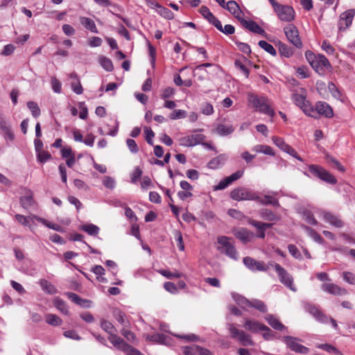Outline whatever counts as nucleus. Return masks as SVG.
<instances>
[{"label": "nucleus", "mask_w": 355, "mask_h": 355, "mask_svg": "<svg viewBox=\"0 0 355 355\" xmlns=\"http://www.w3.org/2000/svg\"><path fill=\"white\" fill-rule=\"evenodd\" d=\"M248 101L257 111L272 116L275 114L274 110L268 103V99L266 97H258L253 94H248Z\"/></svg>", "instance_id": "f257e3e1"}, {"label": "nucleus", "mask_w": 355, "mask_h": 355, "mask_svg": "<svg viewBox=\"0 0 355 355\" xmlns=\"http://www.w3.org/2000/svg\"><path fill=\"white\" fill-rule=\"evenodd\" d=\"M306 92L303 88H300L293 93L291 98L295 104L300 107L305 114H310L312 110V105L306 100Z\"/></svg>", "instance_id": "f03ea898"}, {"label": "nucleus", "mask_w": 355, "mask_h": 355, "mask_svg": "<svg viewBox=\"0 0 355 355\" xmlns=\"http://www.w3.org/2000/svg\"><path fill=\"white\" fill-rule=\"evenodd\" d=\"M270 265L271 267L274 268L277 272L279 281L291 291L296 292L297 288L293 284V277L292 275L278 263L270 262Z\"/></svg>", "instance_id": "7ed1b4c3"}, {"label": "nucleus", "mask_w": 355, "mask_h": 355, "mask_svg": "<svg viewBox=\"0 0 355 355\" xmlns=\"http://www.w3.org/2000/svg\"><path fill=\"white\" fill-rule=\"evenodd\" d=\"M230 198L234 200H254L258 199V193L245 187H238L230 192Z\"/></svg>", "instance_id": "20e7f679"}, {"label": "nucleus", "mask_w": 355, "mask_h": 355, "mask_svg": "<svg viewBox=\"0 0 355 355\" xmlns=\"http://www.w3.org/2000/svg\"><path fill=\"white\" fill-rule=\"evenodd\" d=\"M230 238L225 236H219L218 238V243L220 246L218 249L230 258L237 260L239 258L238 252L234 245L230 242Z\"/></svg>", "instance_id": "39448f33"}, {"label": "nucleus", "mask_w": 355, "mask_h": 355, "mask_svg": "<svg viewBox=\"0 0 355 355\" xmlns=\"http://www.w3.org/2000/svg\"><path fill=\"white\" fill-rule=\"evenodd\" d=\"M309 172L315 177L318 178L321 180L331 184H335L337 183L336 178L329 173L326 169L320 166L315 164H311L309 166Z\"/></svg>", "instance_id": "423d86ee"}, {"label": "nucleus", "mask_w": 355, "mask_h": 355, "mask_svg": "<svg viewBox=\"0 0 355 355\" xmlns=\"http://www.w3.org/2000/svg\"><path fill=\"white\" fill-rule=\"evenodd\" d=\"M312 110L309 116L318 119L320 116L326 118H331L334 116V112L331 107L326 102L318 101L315 103V107L312 106Z\"/></svg>", "instance_id": "0eeeda50"}, {"label": "nucleus", "mask_w": 355, "mask_h": 355, "mask_svg": "<svg viewBox=\"0 0 355 355\" xmlns=\"http://www.w3.org/2000/svg\"><path fill=\"white\" fill-rule=\"evenodd\" d=\"M306 309L319 322L322 323H327L328 322H330L334 329H338L336 321L334 318L323 313L318 306L312 304H308L306 306Z\"/></svg>", "instance_id": "6e6552de"}, {"label": "nucleus", "mask_w": 355, "mask_h": 355, "mask_svg": "<svg viewBox=\"0 0 355 355\" xmlns=\"http://www.w3.org/2000/svg\"><path fill=\"white\" fill-rule=\"evenodd\" d=\"M300 340V339L290 336H284L283 338L284 343L292 351L300 354H307L309 352V348L300 344L298 343Z\"/></svg>", "instance_id": "1a4fd4ad"}, {"label": "nucleus", "mask_w": 355, "mask_h": 355, "mask_svg": "<svg viewBox=\"0 0 355 355\" xmlns=\"http://www.w3.org/2000/svg\"><path fill=\"white\" fill-rule=\"evenodd\" d=\"M285 35L288 41L297 48H301L302 43L297 28L293 24H288L284 28Z\"/></svg>", "instance_id": "9d476101"}, {"label": "nucleus", "mask_w": 355, "mask_h": 355, "mask_svg": "<svg viewBox=\"0 0 355 355\" xmlns=\"http://www.w3.org/2000/svg\"><path fill=\"white\" fill-rule=\"evenodd\" d=\"M243 262L252 271H267L271 267L270 263L266 265L263 261H257L250 257H244Z\"/></svg>", "instance_id": "9b49d317"}, {"label": "nucleus", "mask_w": 355, "mask_h": 355, "mask_svg": "<svg viewBox=\"0 0 355 355\" xmlns=\"http://www.w3.org/2000/svg\"><path fill=\"white\" fill-rule=\"evenodd\" d=\"M354 15L355 10L354 9L348 10L340 15L338 21L340 31L346 30L352 24Z\"/></svg>", "instance_id": "f8f14e48"}, {"label": "nucleus", "mask_w": 355, "mask_h": 355, "mask_svg": "<svg viewBox=\"0 0 355 355\" xmlns=\"http://www.w3.org/2000/svg\"><path fill=\"white\" fill-rule=\"evenodd\" d=\"M275 12L282 21H291L294 18L295 12L291 6L280 5Z\"/></svg>", "instance_id": "ddd939ff"}, {"label": "nucleus", "mask_w": 355, "mask_h": 355, "mask_svg": "<svg viewBox=\"0 0 355 355\" xmlns=\"http://www.w3.org/2000/svg\"><path fill=\"white\" fill-rule=\"evenodd\" d=\"M205 138V135L202 134L191 135L181 138L180 144L184 146L191 147L201 144Z\"/></svg>", "instance_id": "4468645a"}, {"label": "nucleus", "mask_w": 355, "mask_h": 355, "mask_svg": "<svg viewBox=\"0 0 355 355\" xmlns=\"http://www.w3.org/2000/svg\"><path fill=\"white\" fill-rule=\"evenodd\" d=\"M322 289L324 292H327L329 294L334 295H346L348 294V291L344 288H341L337 284L333 283H326L322 285Z\"/></svg>", "instance_id": "2eb2a0df"}, {"label": "nucleus", "mask_w": 355, "mask_h": 355, "mask_svg": "<svg viewBox=\"0 0 355 355\" xmlns=\"http://www.w3.org/2000/svg\"><path fill=\"white\" fill-rule=\"evenodd\" d=\"M241 24L250 31L266 36V31L255 21L252 20H246L243 18L240 21Z\"/></svg>", "instance_id": "dca6fc26"}, {"label": "nucleus", "mask_w": 355, "mask_h": 355, "mask_svg": "<svg viewBox=\"0 0 355 355\" xmlns=\"http://www.w3.org/2000/svg\"><path fill=\"white\" fill-rule=\"evenodd\" d=\"M244 328L252 333H257L259 331H270V329L267 326L261 324L260 322L252 320L249 319H246L245 320V324L243 325Z\"/></svg>", "instance_id": "f3484780"}, {"label": "nucleus", "mask_w": 355, "mask_h": 355, "mask_svg": "<svg viewBox=\"0 0 355 355\" xmlns=\"http://www.w3.org/2000/svg\"><path fill=\"white\" fill-rule=\"evenodd\" d=\"M225 9H227L236 19L240 21L243 17V13L241 10L239 4L235 1H229L225 6Z\"/></svg>", "instance_id": "a211bd4d"}, {"label": "nucleus", "mask_w": 355, "mask_h": 355, "mask_svg": "<svg viewBox=\"0 0 355 355\" xmlns=\"http://www.w3.org/2000/svg\"><path fill=\"white\" fill-rule=\"evenodd\" d=\"M322 218L327 223H329L331 225L340 228L344 226V223L337 216L334 215L330 212H324L322 214Z\"/></svg>", "instance_id": "6ab92c4d"}, {"label": "nucleus", "mask_w": 355, "mask_h": 355, "mask_svg": "<svg viewBox=\"0 0 355 355\" xmlns=\"http://www.w3.org/2000/svg\"><path fill=\"white\" fill-rule=\"evenodd\" d=\"M234 236L242 243H247L252 241L254 234L246 228H240L234 232Z\"/></svg>", "instance_id": "aec40b11"}, {"label": "nucleus", "mask_w": 355, "mask_h": 355, "mask_svg": "<svg viewBox=\"0 0 355 355\" xmlns=\"http://www.w3.org/2000/svg\"><path fill=\"white\" fill-rule=\"evenodd\" d=\"M240 303L250 307H253L262 313H266L267 311L266 305L262 301L259 300L250 301L243 298Z\"/></svg>", "instance_id": "412c9836"}, {"label": "nucleus", "mask_w": 355, "mask_h": 355, "mask_svg": "<svg viewBox=\"0 0 355 355\" xmlns=\"http://www.w3.org/2000/svg\"><path fill=\"white\" fill-rule=\"evenodd\" d=\"M313 63V68L318 72L323 71L324 68H328L331 66L328 59L322 54L317 55V58Z\"/></svg>", "instance_id": "4be33fe9"}, {"label": "nucleus", "mask_w": 355, "mask_h": 355, "mask_svg": "<svg viewBox=\"0 0 355 355\" xmlns=\"http://www.w3.org/2000/svg\"><path fill=\"white\" fill-rule=\"evenodd\" d=\"M259 215L265 220L276 222L280 220L279 216L275 214L272 210L267 208H262L259 209Z\"/></svg>", "instance_id": "5701e85b"}, {"label": "nucleus", "mask_w": 355, "mask_h": 355, "mask_svg": "<svg viewBox=\"0 0 355 355\" xmlns=\"http://www.w3.org/2000/svg\"><path fill=\"white\" fill-rule=\"evenodd\" d=\"M146 339L158 344L168 345H169L170 338L164 334L157 333L152 335H147Z\"/></svg>", "instance_id": "b1692460"}, {"label": "nucleus", "mask_w": 355, "mask_h": 355, "mask_svg": "<svg viewBox=\"0 0 355 355\" xmlns=\"http://www.w3.org/2000/svg\"><path fill=\"white\" fill-rule=\"evenodd\" d=\"M108 340L117 349L123 352L125 347L127 348L128 343L121 337L117 336L116 333L109 336Z\"/></svg>", "instance_id": "393cba45"}, {"label": "nucleus", "mask_w": 355, "mask_h": 355, "mask_svg": "<svg viewBox=\"0 0 355 355\" xmlns=\"http://www.w3.org/2000/svg\"><path fill=\"white\" fill-rule=\"evenodd\" d=\"M227 159V156L225 154H221V155L213 158L212 159H211L208 162L207 166L211 169H216L220 166L223 165Z\"/></svg>", "instance_id": "a878e982"}, {"label": "nucleus", "mask_w": 355, "mask_h": 355, "mask_svg": "<svg viewBox=\"0 0 355 355\" xmlns=\"http://www.w3.org/2000/svg\"><path fill=\"white\" fill-rule=\"evenodd\" d=\"M80 24L88 31L94 33H98V29L93 19L86 17H80Z\"/></svg>", "instance_id": "bb28decb"}, {"label": "nucleus", "mask_w": 355, "mask_h": 355, "mask_svg": "<svg viewBox=\"0 0 355 355\" xmlns=\"http://www.w3.org/2000/svg\"><path fill=\"white\" fill-rule=\"evenodd\" d=\"M256 202L263 205H272L277 207H280L278 200L269 195H266L263 198H261L258 195V199L256 200Z\"/></svg>", "instance_id": "cd10ccee"}, {"label": "nucleus", "mask_w": 355, "mask_h": 355, "mask_svg": "<svg viewBox=\"0 0 355 355\" xmlns=\"http://www.w3.org/2000/svg\"><path fill=\"white\" fill-rule=\"evenodd\" d=\"M151 6L155 7L157 8V12L162 17H164L166 19H171L174 17L173 13L167 8L162 6L160 4H159L157 2H152Z\"/></svg>", "instance_id": "c85d7f7f"}, {"label": "nucleus", "mask_w": 355, "mask_h": 355, "mask_svg": "<svg viewBox=\"0 0 355 355\" xmlns=\"http://www.w3.org/2000/svg\"><path fill=\"white\" fill-rule=\"evenodd\" d=\"M39 284L42 291L48 294L53 295L57 293L58 291L56 288L50 282L42 279L40 280Z\"/></svg>", "instance_id": "c756f323"}, {"label": "nucleus", "mask_w": 355, "mask_h": 355, "mask_svg": "<svg viewBox=\"0 0 355 355\" xmlns=\"http://www.w3.org/2000/svg\"><path fill=\"white\" fill-rule=\"evenodd\" d=\"M66 295L68 297L69 299H70L73 302H74L76 304L85 307H89L90 306L89 304H90V301L80 298L77 294L74 293L68 292L66 293Z\"/></svg>", "instance_id": "7c9ffc66"}, {"label": "nucleus", "mask_w": 355, "mask_h": 355, "mask_svg": "<svg viewBox=\"0 0 355 355\" xmlns=\"http://www.w3.org/2000/svg\"><path fill=\"white\" fill-rule=\"evenodd\" d=\"M34 203L35 201L31 191H28L25 196L20 198V204L25 209H28L31 207Z\"/></svg>", "instance_id": "2f4dec72"}, {"label": "nucleus", "mask_w": 355, "mask_h": 355, "mask_svg": "<svg viewBox=\"0 0 355 355\" xmlns=\"http://www.w3.org/2000/svg\"><path fill=\"white\" fill-rule=\"evenodd\" d=\"M114 317L115 319L121 323V324L124 327H128L130 324L129 321L126 318L125 314L121 311V310L116 309L113 313Z\"/></svg>", "instance_id": "473e14b6"}, {"label": "nucleus", "mask_w": 355, "mask_h": 355, "mask_svg": "<svg viewBox=\"0 0 355 355\" xmlns=\"http://www.w3.org/2000/svg\"><path fill=\"white\" fill-rule=\"evenodd\" d=\"M266 319L268 324L275 329L282 331L286 328L285 326L282 324L278 319L272 315H268Z\"/></svg>", "instance_id": "72a5a7b5"}, {"label": "nucleus", "mask_w": 355, "mask_h": 355, "mask_svg": "<svg viewBox=\"0 0 355 355\" xmlns=\"http://www.w3.org/2000/svg\"><path fill=\"white\" fill-rule=\"evenodd\" d=\"M53 303L54 306L57 308L61 313L64 315L69 314L68 306L63 300L57 297L54 299Z\"/></svg>", "instance_id": "f704fd0d"}, {"label": "nucleus", "mask_w": 355, "mask_h": 355, "mask_svg": "<svg viewBox=\"0 0 355 355\" xmlns=\"http://www.w3.org/2000/svg\"><path fill=\"white\" fill-rule=\"evenodd\" d=\"M33 218L35 219H36L38 222L42 223L43 225H44L45 226L48 227L50 229H52L57 232H62L63 231V228L60 225L52 223L44 218H40L37 216H34Z\"/></svg>", "instance_id": "c9c22d12"}, {"label": "nucleus", "mask_w": 355, "mask_h": 355, "mask_svg": "<svg viewBox=\"0 0 355 355\" xmlns=\"http://www.w3.org/2000/svg\"><path fill=\"white\" fill-rule=\"evenodd\" d=\"M252 150L256 153H262L268 155H275L272 148L266 145H256L252 148Z\"/></svg>", "instance_id": "e433bc0d"}, {"label": "nucleus", "mask_w": 355, "mask_h": 355, "mask_svg": "<svg viewBox=\"0 0 355 355\" xmlns=\"http://www.w3.org/2000/svg\"><path fill=\"white\" fill-rule=\"evenodd\" d=\"M101 327L107 332L110 336L116 332L115 327L109 321L106 320H102L101 321Z\"/></svg>", "instance_id": "4c0bfd02"}, {"label": "nucleus", "mask_w": 355, "mask_h": 355, "mask_svg": "<svg viewBox=\"0 0 355 355\" xmlns=\"http://www.w3.org/2000/svg\"><path fill=\"white\" fill-rule=\"evenodd\" d=\"M80 229L90 236H96L99 232V227L94 224L83 225Z\"/></svg>", "instance_id": "58836bf2"}, {"label": "nucleus", "mask_w": 355, "mask_h": 355, "mask_svg": "<svg viewBox=\"0 0 355 355\" xmlns=\"http://www.w3.org/2000/svg\"><path fill=\"white\" fill-rule=\"evenodd\" d=\"M234 131V128L232 125H226L224 124H220L216 128V132L221 136H225L230 135Z\"/></svg>", "instance_id": "ea45409f"}, {"label": "nucleus", "mask_w": 355, "mask_h": 355, "mask_svg": "<svg viewBox=\"0 0 355 355\" xmlns=\"http://www.w3.org/2000/svg\"><path fill=\"white\" fill-rule=\"evenodd\" d=\"M278 46H279V53L282 55H284L286 58H289L293 55V49L291 48H290L289 46H288L286 44H285L281 42H279Z\"/></svg>", "instance_id": "a19ab883"}, {"label": "nucleus", "mask_w": 355, "mask_h": 355, "mask_svg": "<svg viewBox=\"0 0 355 355\" xmlns=\"http://www.w3.org/2000/svg\"><path fill=\"white\" fill-rule=\"evenodd\" d=\"M304 229L306 231L308 234L317 243H323V239L312 228L304 225Z\"/></svg>", "instance_id": "79ce46f5"}, {"label": "nucleus", "mask_w": 355, "mask_h": 355, "mask_svg": "<svg viewBox=\"0 0 355 355\" xmlns=\"http://www.w3.org/2000/svg\"><path fill=\"white\" fill-rule=\"evenodd\" d=\"M258 44L261 48L264 49L266 51L269 53L270 55H272L273 56L277 55L275 49L273 47L272 45L268 43L267 42H266L264 40H261L259 42Z\"/></svg>", "instance_id": "37998d69"}, {"label": "nucleus", "mask_w": 355, "mask_h": 355, "mask_svg": "<svg viewBox=\"0 0 355 355\" xmlns=\"http://www.w3.org/2000/svg\"><path fill=\"white\" fill-rule=\"evenodd\" d=\"M317 347L323 349L329 353H334L338 355H343L339 350H338L334 346L329 344H319Z\"/></svg>", "instance_id": "c03bdc74"}, {"label": "nucleus", "mask_w": 355, "mask_h": 355, "mask_svg": "<svg viewBox=\"0 0 355 355\" xmlns=\"http://www.w3.org/2000/svg\"><path fill=\"white\" fill-rule=\"evenodd\" d=\"M46 322L53 326H59L62 324V320L56 315L48 314L46 316Z\"/></svg>", "instance_id": "a18cd8bd"}, {"label": "nucleus", "mask_w": 355, "mask_h": 355, "mask_svg": "<svg viewBox=\"0 0 355 355\" xmlns=\"http://www.w3.org/2000/svg\"><path fill=\"white\" fill-rule=\"evenodd\" d=\"M27 106L31 110L33 117L37 118L40 115L41 111L37 103L33 101H29L27 103Z\"/></svg>", "instance_id": "49530a36"}, {"label": "nucleus", "mask_w": 355, "mask_h": 355, "mask_svg": "<svg viewBox=\"0 0 355 355\" xmlns=\"http://www.w3.org/2000/svg\"><path fill=\"white\" fill-rule=\"evenodd\" d=\"M238 340L244 346L254 345V342L252 340L250 335L246 334L244 331L241 333Z\"/></svg>", "instance_id": "de8ad7c7"}, {"label": "nucleus", "mask_w": 355, "mask_h": 355, "mask_svg": "<svg viewBox=\"0 0 355 355\" xmlns=\"http://www.w3.org/2000/svg\"><path fill=\"white\" fill-rule=\"evenodd\" d=\"M198 345L183 346L181 347L184 355H196L198 353Z\"/></svg>", "instance_id": "09e8293b"}, {"label": "nucleus", "mask_w": 355, "mask_h": 355, "mask_svg": "<svg viewBox=\"0 0 355 355\" xmlns=\"http://www.w3.org/2000/svg\"><path fill=\"white\" fill-rule=\"evenodd\" d=\"M200 13L209 22L211 23L216 17L212 14L209 9L207 6H202L200 8Z\"/></svg>", "instance_id": "8fccbe9b"}, {"label": "nucleus", "mask_w": 355, "mask_h": 355, "mask_svg": "<svg viewBox=\"0 0 355 355\" xmlns=\"http://www.w3.org/2000/svg\"><path fill=\"white\" fill-rule=\"evenodd\" d=\"M100 63L102 67L107 71H112L114 69L112 60L106 57H101Z\"/></svg>", "instance_id": "3c124183"}, {"label": "nucleus", "mask_w": 355, "mask_h": 355, "mask_svg": "<svg viewBox=\"0 0 355 355\" xmlns=\"http://www.w3.org/2000/svg\"><path fill=\"white\" fill-rule=\"evenodd\" d=\"M174 238L177 242L178 248L180 250L183 251L184 250V245L183 243L182 235L178 230L173 231Z\"/></svg>", "instance_id": "603ef678"}, {"label": "nucleus", "mask_w": 355, "mask_h": 355, "mask_svg": "<svg viewBox=\"0 0 355 355\" xmlns=\"http://www.w3.org/2000/svg\"><path fill=\"white\" fill-rule=\"evenodd\" d=\"M37 155V159L40 163H44L46 161L51 159V154L47 151H40L39 153H36Z\"/></svg>", "instance_id": "864d4df0"}, {"label": "nucleus", "mask_w": 355, "mask_h": 355, "mask_svg": "<svg viewBox=\"0 0 355 355\" xmlns=\"http://www.w3.org/2000/svg\"><path fill=\"white\" fill-rule=\"evenodd\" d=\"M227 327L228 330L231 334L232 338L239 339L240 335L241 333H243V331L238 329L233 324H228Z\"/></svg>", "instance_id": "5fc2aeb1"}, {"label": "nucleus", "mask_w": 355, "mask_h": 355, "mask_svg": "<svg viewBox=\"0 0 355 355\" xmlns=\"http://www.w3.org/2000/svg\"><path fill=\"white\" fill-rule=\"evenodd\" d=\"M159 272L168 279L179 278L182 277V274L178 272H172L167 270H161Z\"/></svg>", "instance_id": "6e6d98bb"}, {"label": "nucleus", "mask_w": 355, "mask_h": 355, "mask_svg": "<svg viewBox=\"0 0 355 355\" xmlns=\"http://www.w3.org/2000/svg\"><path fill=\"white\" fill-rule=\"evenodd\" d=\"M121 334L130 342H132L135 339V334L128 329L127 327H123L121 330Z\"/></svg>", "instance_id": "4d7b16f0"}, {"label": "nucleus", "mask_w": 355, "mask_h": 355, "mask_svg": "<svg viewBox=\"0 0 355 355\" xmlns=\"http://www.w3.org/2000/svg\"><path fill=\"white\" fill-rule=\"evenodd\" d=\"M171 119H179L186 117V112L182 110H175L169 116Z\"/></svg>", "instance_id": "13d9d810"}, {"label": "nucleus", "mask_w": 355, "mask_h": 355, "mask_svg": "<svg viewBox=\"0 0 355 355\" xmlns=\"http://www.w3.org/2000/svg\"><path fill=\"white\" fill-rule=\"evenodd\" d=\"M343 279L349 284L355 285V275L351 272L343 273Z\"/></svg>", "instance_id": "bf43d9fd"}, {"label": "nucleus", "mask_w": 355, "mask_h": 355, "mask_svg": "<svg viewBox=\"0 0 355 355\" xmlns=\"http://www.w3.org/2000/svg\"><path fill=\"white\" fill-rule=\"evenodd\" d=\"M234 65L236 68L240 70L246 78L248 77L250 73L249 69L240 60H236L234 62Z\"/></svg>", "instance_id": "052dcab7"}, {"label": "nucleus", "mask_w": 355, "mask_h": 355, "mask_svg": "<svg viewBox=\"0 0 355 355\" xmlns=\"http://www.w3.org/2000/svg\"><path fill=\"white\" fill-rule=\"evenodd\" d=\"M288 250L290 254L295 259H300L302 258L301 253L300 252L297 248L295 245H293V244L288 245Z\"/></svg>", "instance_id": "680f3d73"}, {"label": "nucleus", "mask_w": 355, "mask_h": 355, "mask_svg": "<svg viewBox=\"0 0 355 355\" xmlns=\"http://www.w3.org/2000/svg\"><path fill=\"white\" fill-rule=\"evenodd\" d=\"M326 159L327 161L329 162V163H332L334 164V166L338 168V170H339L340 171H345V168L343 166H342L340 164V163L336 160L335 158H334L333 157L329 155H326Z\"/></svg>", "instance_id": "e2e57ef3"}, {"label": "nucleus", "mask_w": 355, "mask_h": 355, "mask_svg": "<svg viewBox=\"0 0 355 355\" xmlns=\"http://www.w3.org/2000/svg\"><path fill=\"white\" fill-rule=\"evenodd\" d=\"M126 144L132 153H137L139 151L137 144L134 139H128L126 140Z\"/></svg>", "instance_id": "0e129e2a"}, {"label": "nucleus", "mask_w": 355, "mask_h": 355, "mask_svg": "<svg viewBox=\"0 0 355 355\" xmlns=\"http://www.w3.org/2000/svg\"><path fill=\"white\" fill-rule=\"evenodd\" d=\"M227 214L231 217L236 218V219H239V220H242L243 218H245V216L243 215V214L241 211H238L234 209H229L227 211Z\"/></svg>", "instance_id": "69168bd1"}, {"label": "nucleus", "mask_w": 355, "mask_h": 355, "mask_svg": "<svg viewBox=\"0 0 355 355\" xmlns=\"http://www.w3.org/2000/svg\"><path fill=\"white\" fill-rule=\"evenodd\" d=\"M16 220L21 225L24 226H30V218L25 216L21 214H16L15 215Z\"/></svg>", "instance_id": "338daca9"}, {"label": "nucleus", "mask_w": 355, "mask_h": 355, "mask_svg": "<svg viewBox=\"0 0 355 355\" xmlns=\"http://www.w3.org/2000/svg\"><path fill=\"white\" fill-rule=\"evenodd\" d=\"M123 352L126 355H144L138 349L128 344L127 345V348L125 347Z\"/></svg>", "instance_id": "774afa93"}]
</instances>
